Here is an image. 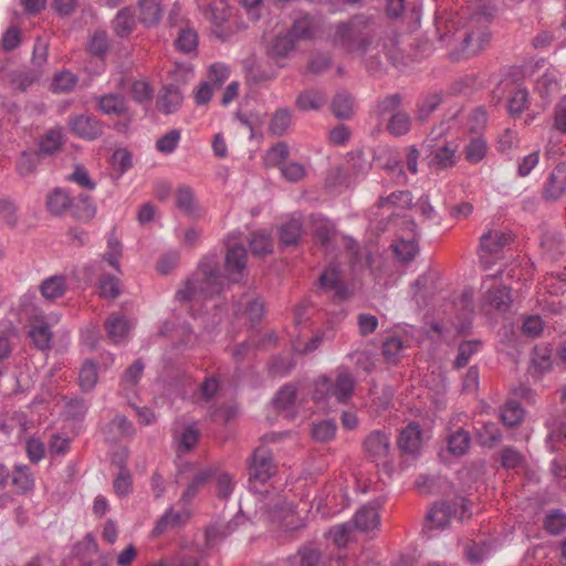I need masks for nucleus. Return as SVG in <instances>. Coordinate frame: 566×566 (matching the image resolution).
Masks as SVG:
<instances>
[{
	"label": "nucleus",
	"mask_w": 566,
	"mask_h": 566,
	"mask_svg": "<svg viewBox=\"0 0 566 566\" xmlns=\"http://www.w3.org/2000/svg\"><path fill=\"white\" fill-rule=\"evenodd\" d=\"M248 254L244 247L235 244L229 247L224 258V271L222 275L213 259H205L198 265L196 272L191 275V284H196L199 298H211L220 294L229 283L240 282L245 273Z\"/></svg>",
	"instance_id": "nucleus-1"
},
{
	"label": "nucleus",
	"mask_w": 566,
	"mask_h": 566,
	"mask_svg": "<svg viewBox=\"0 0 566 566\" xmlns=\"http://www.w3.org/2000/svg\"><path fill=\"white\" fill-rule=\"evenodd\" d=\"M332 44L347 54L365 55L378 38L376 19L366 13H357L346 21L334 24Z\"/></svg>",
	"instance_id": "nucleus-2"
},
{
	"label": "nucleus",
	"mask_w": 566,
	"mask_h": 566,
	"mask_svg": "<svg viewBox=\"0 0 566 566\" xmlns=\"http://www.w3.org/2000/svg\"><path fill=\"white\" fill-rule=\"evenodd\" d=\"M356 380L347 369H338L334 379L322 376L317 379L313 394L314 400L335 398L339 403H347L354 394Z\"/></svg>",
	"instance_id": "nucleus-3"
},
{
	"label": "nucleus",
	"mask_w": 566,
	"mask_h": 566,
	"mask_svg": "<svg viewBox=\"0 0 566 566\" xmlns=\"http://www.w3.org/2000/svg\"><path fill=\"white\" fill-rule=\"evenodd\" d=\"M402 96L399 93L390 94L379 99L376 105L378 116H388L387 132L400 137L408 134L412 126L410 114L401 108Z\"/></svg>",
	"instance_id": "nucleus-4"
},
{
	"label": "nucleus",
	"mask_w": 566,
	"mask_h": 566,
	"mask_svg": "<svg viewBox=\"0 0 566 566\" xmlns=\"http://www.w3.org/2000/svg\"><path fill=\"white\" fill-rule=\"evenodd\" d=\"M468 503L469 501L464 497H454L451 501L434 503L426 514V527L443 530L452 517L460 521L470 517L471 512Z\"/></svg>",
	"instance_id": "nucleus-5"
},
{
	"label": "nucleus",
	"mask_w": 566,
	"mask_h": 566,
	"mask_svg": "<svg viewBox=\"0 0 566 566\" xmlns=\"http://www.w3.org/2000/svg\"><path fill=\"white\" fill-rule=\"evenodd\" d=\"M489 23L490 19L484 13L475 12L469 18L467 29L460 35L461 51L465 56L476 54L489 43Z\"/></svg>",
	"instance_id": "nucleus-6"
},
{
	"label": "nucleus",
	"mask_w": 566,
	"mask_h": 566,
	"mask_svg": "<svg viewBox=\"0 0 566 566\" xmlns=\"http://www.w3.org/2000/svg\"><path fill=\"white\" fill-rule=\"evenodd\" d=\"M247 464L251 488L264 485L277 471L272 451L264 446H260L253 450L248 458Z\"/></svg>",
	"instance_id": "nucleus-7"
},
{
	"label": "nucleus",
	"mask_w": 566,
	"mask_h": 566,
	"mask_svg": "<svg viewBox=\"0 0 566 566\" xmlns=\"http://www.w3.org/2000/svg\"><path fill=\"white\" fill-rule=\"evenodd\" d=\"M428 147L430 150L429 167L434 171H441L452 168L458 163L459 145L454 142H444L442 144L429 140Z\"/></svg>",
	"instance_id": "nucleus-8"
},
{
	"label": "nucleus",
	"mask_w": 566,
	"mask_h": 566,
	"mask_svg": "<svg viewBox=\"0 0 566 566\" xmlns=\"http://www.w3.org/2000/svg\"><path fill=\"white\" fill-rule=\"evenodd\" d=\"M230 7L226 0H212L208 6L207 15L213 24V33L222 41L228 40L232 32L222 28L230 17Z\"/></svg>",
	"instance_id": "nucleus-9"
},
{
	"label": "nucleus",
	"mask_w": 566,
	"mask_h": 566,
	"mask_svg": "<svg viewBox=\"0 0 566 566\" xmlns=\"http://www.w3.org/2000/svg\"><path fill=\"white\" fill-rule=\"evenodd\" d=\"M363 448L365 453L373 459V461L378 462L385 460L390 451L389 438L385 432L374 430L365 438Z\"/></svg>",
	"instance_id": "nucleus-10"
},
{
	"label": "nucleus",
	"mask_w": 566,
	"mask_h": 566,
	"mask_svg": "<svg viewBox=\"0 0 566 566\" xmlns=\"http://www.w3.org/2000/svg\"><path fill=\"white\" fill-rule=\"evenodd\" d=\"M566 190V163H559L549 174L544 188L543 197L547 201L558 200Z\"/></svg>",
	"instance_id": "nucleus-11"
},
{
	"label": "nucleus",
	"mask_w": 566,
	"mask_h": 566,
	"mask_svg": "<svg viewBox=\"0 0 566 566\" xmlns=\"http://www.w3.org/2000/svg\"><path fill=\"white\" fill-rule=\"evenodd\" d=\"M175 205L186 216L200 218L201 208L196 198L195 190L187 185H180L175 192Z\"/></svg>",
	"instance_id": "nucleus-12"
},
{
	"label": "nucleus",
	"mask_w": 566,
	"mask_h": 566,
	"mask_svg": "<svg viewBox=\"0 0 566 566\" xmlns=\"http://www.w3.org/2000/svg\"><path fill=\"white\" fill-rule=\"evenodd\" d=\"M72 132L81 138L93 140L103 134V125L95 117L80 115L71 122Z\"/></svg>",
	"instance_id": "nucleus-13"
},
{
	"label": "nucleus",
	"mask_w": 566,
	"mask_h": 566,
	"mask_svg": "<svg viewBox=\"0 0 566 566\" xmlns=\"http://www.w3.org/2000/svg\"><path fill=\"white\" fill-rule=\"evenodd\" d=\"M353 528L360 532H369L378 527L380 516L378 513V503H369L364 505L356 512L352 520Z\"/></svg>",
	"instance_id": "nucleus-14"
},
{
	"label": "nucleus",
	"mask_w": 566,
	"mask_h": 566,
	"mask_svg": "<svg viewBox=\"0 0 566 566\" xmlns=\"http://www.w3.org/2000/svg\"><path fill=\"white\" fill-rule=\"evenodd\" d=\"M189 520L187 511H175L172 507L168 509L156 522L153 530V536H159L168 531H172L184 526Z\"/></svg>",
	"instance_id": "nucleus-15"
},
{
	"label": "nucleus",
	"mask_w": 566,
	"mask_h": 566,
	"mask_svg": "<svg viewBox=\"0 0 566 566\" xmlns=\"http://www.w3.org/2000/svg\"><path fill=\"white\" fill-rule=\"evenodd\" d=\"M184 101L182 93L179 87L169 84L163 87L157 98V108L159 112L169 115L177 112Z\"/></svg>",
	"instance_id": "nucleus-16"
},
{
	"label": "nucleus",
	"mask_w": 566,
	"mask_h": 566,
	"mask_svg": "<svg viewBox=\"0 0 566 566\" xmlns=\"http://www.w3.org/2000/svg\"><path fill=\"white\" fill-rule=\"evenodd\" d=\"M443 101L442 92H430L418 99L415 109V118L419 123H426L438 109Z\"/></svg>",
	"instance_id": "nucleus-17"
},
{
	"label": "nucleus",
	"mask_w": 566,
	"mask_h": 566,
	"mask_svg": "<svg viewBox=\"0 0 566 566\" xmlns=\"http://www.w3.org/2000/svg\"><path fill=\"white\" fill-rule=\"evenodd\" d=\"M72 199L69 191L56 187L46 195L45 207L52 216L62 217L70 210Z\"/></svg>",
	"instance_id": "nucleus-18"
},
{
	"label": "nucleus",
	"mask_w": 566,
	"mask_h": 566,
	"mask_svg": "<svg viewBox=\"0 0 566 566\" xmlns=\"http://www.w3.org/2000/svg\"><path fill=\"white\" fill-rule=\"evenodd\" d=\"M318 283L321 289L334 292V294L339 298H345L347 296V287L342 281L338 268L334 264H331L321 274Z\"/></svg>",
	"instance_id": "nucleus-19"
},
{
	"label": "nucleus",
	"mask_w": 566,
	"mask_h": 566,
	"mask_svg": "<svg viewBox=\"0 0 566 566\" xmlns=\"http://www.w3.org/2000/svg\"><path fill=\"white\" fill-rule=\"evenodd\" d=\"M69 211L75 220L88 222L95 217L96 207L88 195L80 193L76 198L72 199V206H70Z\"/></svg>",
	"instance_id": "nucleus-20"
},
{
	"label": "nucleus",
	"mask_w": 566,
	"mask_h": 566,
	"mask_svg": "<svg viewBox=\"0 0 566 566\" xmlns=\"http://www.w3.org/2000/svg\"><path fill=\"white\" fill-rule=\"evenodd\" d=\"M422 430L416 422H411L405 429L401 430L398 447L402 452L416 453L421 446Z\"/></svg>",
	"instance_id": "nucleus-21"
},
{
	"label": "nucleus",
	"mask_w": 566,
	"mask_h": 566,
	"mask_svg": "<svg viewBox=\"0 0 566 566\" xmlns=\"http://www.w3.org/2000/svg\"><path fill=\"white\" fill-rule=\"evenodd\" d=\"M98 108L104 114L122 116L127 113V101L117 93L104 94L98 97Z\"/></svg>",
	"instance_id": "nucleus-22"
},
{
	"label": "nucleus",
	"mask_w": 566,
	"mask_h": 566,
	"mask_svg": "<svg viewBox=\"0 0 566 566\" xmlns=\"http://www.w3.org/2000/svg\"><path fill=\"white\" fill-rule=\"evenodd\" d=\"M292 566H327L323 553L311 546L301 547L297 553L291 557Z\"/></svg>",
	"instance_id": "nucleus-23"
},
{
	"label": "nucleus",
	"mask_w": 566,
	"mask_h": 566,
	"mask_svg": "<svg viewBox=\"0 0 566 566\" xmlns=\"http://www.w3.org/2000/svg\"><path fill=\"white\" fill-rule=\"evenodd\" d=\"M213 474L214 470L212 468H206L198 471L184 491L180 501L185 504L190 503L200 490L211 480Z\"/></svg>",
	"instance_id": "nucleus-24"
},
{
	"label": "nucleus",
	"mask_w": 566,
	"mask_h": 566,
	"mask_svg": "<svg viewBox=\"0 0 566 566\" xmlns=\"http://www.w3.org/2000/svg\"><path fill=\"white\" fill-rule=\"evenodd\" d=\"M511 237L502 231H489L480 239V249L489 254H497L509 244Z\"/></svg>",
	"instance_id": "nucleus-25"
},
{
	"label": "nucleus",
	"mask_w": 566,
	"mask_h": 566,
	"mask_svg": "<svg viewBox=\"0 0 566 566\" xmlns=\"http://www.w3.org/2000/svg\"><path fill=\"white\" fill-rule=\"evenodd\" d=\"M112 27L119 38L128 36L136 27L135 13L132 8L119 10L112 21Z\"/></svg>",
	"instance_id": "nucleus-26"
},
{
	"label": "nucleus",
	"mask_w": 566,
	"mask_h": 566,
	"mask_svg": "<svg viewBox=\"0 0 566 566\" xmlns=\"http://www.w3.org/2000/svg\"><path fill=\"white\" fill-rule=\"evenodd\" d=\"M485 301L491 307L506 312L512 304L511 290L504 285L490 289L485 294Z\"/></svg>",
	"instance_id": "nucleus-27"
},
{
	"label": "nucleus",
	"mask_w": 566,
	"mask_h": 566,
	"mask_svg": "<svg viewBox=\"0 0 566 566\" xmlns=\"http://www.w3.org/2000/svg\"><path fill=\"white\" fill-rule=\"evenodd\" d=\"M63 133L61 128L49 129L39 142V149L36 150L40 155H54L63 146Z\"/></svg>",
	"instance_id": "nucleus-28"
},
{
	"label": "nucleus",
	"mask_w": 566,
	"mask_h": 566,
	"mask_svg": "<svg viewBox=\"0 0 566 566\" xmlns=\"http://www.w3.org/2000/svg\"><path fill=\"white\" fill-rule=\"evenodd\" d=\"M66 281L63 275H53L45 279L40 285L42 296L48 301H54L64 295Z\"/></svg>",
	"instance_id": "nucleus-29"
},
{
	"label": "nucleus",
	"mask_w": 566,
	"mask_h": 566,
	"mask_svg": "<svg viewBox=\"0 0 566 566\" xmlns=\"http://www.w3.org/2000/svg\"><path fill=\"white\" fill-rule=\"evenodd\" d=\"M98 367L92 359H86L78 371V385L82 391L93 390L98 381Z\"/></svg>",
	"instance_id": "nucleus-30"
},
{
	"label": "nucleus",
	"mask_w": 566,
	"mask_h": 566,
	"mask_svg": "<svg viewBox=\"0 0 566 566\" xmlns=\"http://www.w3.org/2000/svg\"><path fill=\"white\" fill-rule=\"evenodd\" d=\"M502 440V432L494 422H485L476 429V441L481 447L495 448Z\"/></svg>",
	"instance_id": "nucleus-31"
},
{
	"label": "nucleus",
	"mask_w": 566,
	"mask_h": 566,
	"mask_svg": "<svg viewBox=\"0 0 566 566\" xmlns=\"http://www.w3.org/2000/svg\"><path fill=\"white\" fill-rule=\"evenodd\" d=\"M303 233V224L298 219H291L280 228V242L284 247L296 245Z\"/></svg>",
	"instance_id": "nucleus-32"
},
{
	"label": "nucleus",
	"mask_w": 566,
	"mask_h": 566,
	"mask_svg": "<svg viewBox=\"0 0 566 566\" xmlns=\"http://www.w3.org/2000/svg\"><path fill=\"white\" fill-rule=\"evenodd\" d=\"M139 21L146 27L156 25L161 19V7L158 0H139Z\"/></svg>",
	"instance_id": "nucleus-33"
},
{
	"label": "nucleus",
	"mask_w": 566,
	"mask_h": 566,
	"mask_svg": "<svg viewBox=\"0 0 566 566\" xmlns=\"http://www.w3.org/2000/svg\"><path fill=\"white\" fill-rule=\"evenodd\" d=\"M326 103V95L318 90L302 92L296 98L297 107L303 111H317Z\"/></svg>",
	"instance_id": "nucleus-34"
},
{
	"label": "nucleus",
	"mask_w": 566,
	"mask_h": 566,
	"mask_svg": "<svg viewBox=\"0 0 566 566\" xmlns=\"http://www.w3.org/2000/svg\"><path fill=\"white\" fill-rule=\"evenodd\" d=\"M331 107L335 117L349 119L354 115V98L347 92H339L334 96Z\"/></svg>",
	"instance_id": "nucleus-35"
},
{
	"label": "nucleus",
	"mask_w": 566,
	"mask_h": 566,
	"mask_svg": "<svg viewBox=\"0 0 566 566\" xmlns=\"http://www.w3.org/2000/svg\"><path fill=\"white\" fill-rule=\"evenodd\" d=\"M295 43L287 32L280 33L271 41L269 54L274 59L286 57L295 49Z\"/></svg>",
	"instance_id": "nucleus-36"
},
{
	"label": "nucleus",
	"mask_w": 566,
	"mask_h": 566,
	"mask_svg": "<svg viewBox=\"0 0 566 566\" xmlns=\"http://www.w3.org/2000/svg\"><path fill=\"white\" fill-rule=\"evenodd\" d=\"M470 442V432L460 428L448 437V450L454 457H462L468 452Z\"/></svg>",
	"instance_id": "nucleus-37"
},
{
	"label": "nucleus",
	"mask_w": 566,
	"mask_h": 566,
	"mask_svg": "<svg viewBox=\"0 0 566 566\" xmlns=\"http://www.w3.org/2000/svg\"><path fill=\"white\" fill-rule=\"evenodd\" d=\"M43 74L40 69H27L13 74L11 83L20 92H27L29 87L38 83Z\"/></svg>",
	"instance_id": "nucleus-38"
},
{
	"label": "nucleus",
	"mask_w": 566,
	"mask_h": 566,
	"mask_svg": "<svg viewBox=\"0 0 566 566\" xmlns=\"http://www.w3.org/2000/svg\"><path fill=\"white\" fill-rule=\"evenodd\" d=\"M12 484L17 493L25 494L33 490L34 480L27 465H17L12 472Z\"/></svg>",
	"instance_id": "nucleus-39"
},
{
	"label": "nucleus",
	"mask_w": 566,
	"mask_h": 566,
	"mask_svg": "<svg viewBox=\"0 0 566 566\" xmlns=\"http://www.w3.org/2000/svg\"><path fill=\"white\" fill-rule=\"evenodd\" d=\"M482 343L476 339L465 340L460 343L458 347V355L453 361V367L461 369L465 367L473 355L480 352Z\"/></svg>",
	"instance_id": "nucleus-40"
},
{
	"label": "nucleus",
	"mask_w": 566,
	"mask_h": 566,
	"mask_svg": "<svg viewBox=\"0 0 566 566\" xmlns=\"http://www.w3.org/2000/svg\"><path fill=\"white\" fill-rule=\"evenodd\" d=\"M314 32L315 28L310 15H303L296 19L287 31L295 41L311 39L314 35Z\"/></svg>",
	"instance_id": "nucleus-41"
},
{
	"label": "nucleus",
	"mask_w": 566,
	"mask_h": 566,
	"mask_svg": "<svg viewBox=\"0 0 566 566\" xmlns=\"http://www.w3.org/2000/svg\"><path fill=\"white\" fill-rule=\"evenodd\" d=\"M249 245L253 255L263 256L272 253L273 240L265 232H254L251 234Z\"/></svg>",
	"instance_id": "nucleus-42"
},
{
	"label": "nucleus",
	"mask_w": 566,
	"mask_h": 566,
	"mask_svg": "<svg viewBox=\"0 0 566 566\" xmlns=\"http://www.w3.org/2000/svg\"><path fill=\"white\" fill-rule=\"evenodd\" d=\"M412 202V195L408 190H399L390 193L387 197H380L377 206L379 208H409Z\"/></svg>",
	"instance_id": "nucleus-43"
},
{
	"label": "nucleus",
	"mask_w": 566,
	"mask_h": 566,
	"mask_svg": "<svg viewBox=\"0 0 566 566\" xmlns=\"http://www.w3.org/2000/svg\"><path fill=\"white\" fill-rule=\"evenodd\" d=\"M524 418V409L521 403L515 400L507 401L501 410L502 422L506 427H515L522 422Z\"/></svg>",
	"instance_id": "nucleus-44"
},
{
	"label": "nucleus",
	"mask_w": 566,
	"mask_h": 566,
	"mask_svg": "<svg viewBox=\"0 0 566 566\" xmlns=\"http://www.w3.org/2000/svg\"><path fill=\"white\" fill-rule=\"evenodd\" d=\"M488 153L486 142L481 137L472 138L464 147V156L470 164H478Z\"/></svg>",
	"instance_id": "nucleus-45"
},
{
	"label": "nucleus",
	"mask_w": 566,
	"mask_h": 566,
	"mask_svg": "<svg viewBox=\"0 0 566 566\" xmlns=\"http://www.w3.org/2000/svg\"><path fill=\"white\" fill-rule=\"evenodd\" d=\"M532 365L538 373L552 367V348L548 345H536L532 352Z\"/></svg>",
	"instance_id": "nucleus-46"
},
{
	"label": "nucleus",
	"mask_w": 566,
	"mask_h": 566,
	"mask_svg": "<svg viewBox=\"0 0 566 566\" xmlns=\"http://www.w3.org/2000/svg\"><path fill=\"white\" fill-rule=\"evenodd\" d=\"M175 45L182 53L189 54L195 52L198 46L197 32L190 28L181 29L175 40Z\"/></svg>",
	"instance_id": "nucleus-47"
},
{
	"label": "nucleus",
	"mask_w": 566,
	"mask_h": 566,
	"mask_svg": "<svg viewBox=\"0 0 566 566\" xmlns=\"http://www.w3.org/2000/svg\"><path fill=\"white\" fill-rule=\"evenodd\" d=\"M29 336L38 349L46 350L51 348L53 335L48 324L33 326L29 332Z\"/></svg>",
	"instance_id": "nucleus-48"
},
{
	"label": "nucleus",
	"mask_w": 566,
	"mask_h": 566,
	"mask_svg": "<svg viewBox=\"0 0 566 566\" xmlns=\"http://www.w3.org/2000/svg\"><path fill=\"white\" fill-rule=\"evenodd\" d=\"M294 366L293 359L284 356H274L268 363V374L272 378L284 377L291 373Z\"/></svg>",
	"instance_id": "nucleus-49"
},
{
	"label": "nucleus",
	"mask_w": 566,
	"mask_h": 566,
	"mask_svg": "<svg viewBox=\"0 0 566 566\" xmlns=\"http://www.w3.org/2000/svg\"><path fill=\"white\" fill-rule=\"evenodd\" d=\"M105 328L115 343L124 339L128 332L127 322L118 315H111L105 322Z\"/></svg>",
	"instance_id": "nucleus-50"
},
{
	"label": "nucleus",
	"mask_w": 566,
	"mask_h": 566,
	"mask_svg": "<svg viewBox=\"0 0 566 566\" xmlns=\"http://www.w3.org/2000/svg\"><path fill=\"white\" fill-rule=\"evenodd\" d=\"M291 123V112L286 108H280L273 114L270 123V132L275 136H282L286 133Z\"/></svg>",
	"instance_id": "nucleus-51"
},
{
	"label": "nucleus",
	"mask_w": 566,
	"mask_h": 566,
	"mask_svg": "<svg viewBox=\"0 0 566 566\" xmlns=\"http://www.w3.org/2000/svg\"><path fill=\"white\" fill-rule=\"evenodd\" d=\"M353 525L350 522L337 524L328 531V537L337 547H345L353 535Z\"/></svg>",
	"instance_id": "nucleus-52"
},
{
	"label": "nucleus",
	"mask_w": 566,
	"mask_h": 566,
	"mask_svg": "<svg viewBox=\"0 0 566 566\" xmlns=\"http://www.w3.org/2000/svg\"><path fill=\"white\" fill-rule=\"evenodd\" d=\"M244 314L252 323H258L264 315V302L261 297L245 294Z\"/></svg>",
	"instance_id": "nucleus-53"
},
{
	"label": "nucleus",
	"mask_w": 566,
	"mask_h": 566,
	"mask_svg": "<svg viewBox=\"0 0 566 566\" xmlns=\"http://www.w3.org/2000/svg\"><path fill=\"white\" fill-rule=\"evenodd\" d=\"M403 342L397 336L388 337L382 343V356L387 363L396 364L403 349Z\"/></svg>",
	"instance_id": "nucleus-54"
},
{
	"label": "nucleus",
	"mask_w": 566,
	"mask_h": 566,
	"mask_svg": "<svg viewBox=\"0 0 566 566\" xmlns=\"http://www.w3.org/2000/svg\"><path fill=\"white\" fill-rule=\"evenodd\" d=\"M527 106L528 92L525 88H517L509 99L507 112L512 117H517Z\"/></svg>",
	"instance_id": "nucleus-55"
},
{
	"label": "nucleus",
	"mask_w": 566,
	"mask_h": 566,
	"mask_svg": "<svg viewBox=\"0 0 566 566\" xmlns=\"http://www.w3.org/2000/svg\"><path fill=\"white\" fill-rule=\"evenodd\" d=\"M296 388L295 386L289 384L284 385L275 395L273 399V403L276 409L285 410L294 405L296 400Z\"/></svg>",
	"instance_id": "nucleus-56"
},
{
	"label": "nucleus",
	"mask_w": 566,
	"mask_h": 566,
	"mask_svg": "<svg viewBox=\"0 0 566 566\" xmlns=\"http://www.w3.org/2000/svg\"><path fill=\"white\" fill-rule=\"evenodd\" d=\"M40 153L23 151L17 163V170L21 176H28L35 171L40 163Z\"/></svg>",
	"instance_id": "nucleus-57"
},
{
	"label": "nucleus",
	"mask_w": 566,
	"mask_h": 566,
	"mask_svg": "<svg viewBox=\"0 0 566 566\" xmlns=\"http://www.w3.org/2000/svg\"><path fill=\"white\" fill-rule=\"evenodd\" d=\"M336 434V423L333 420H323L314 423L312 428V436L316 441L327 442L334 439Z\"/></svg>",
	"instance_id": "nucleus-58"
},
{
	"label": "nucleus",
	"mask_w": 566,
	"mask_h": 566,
	"mask_svg": "<svg viewBox=\"0 0 566 566\" xmlns=\"http://www.w3.org/2000/svg\"><path fill=\"white\" fill-rule=\"evenodd\" d=\"M394 252L401 262H410L418 253V244L412 240H399L394 244Z\"/></svg>",
	"instance_id": "nucleus-59"
},
{
	"label": "nucleus",
	"mask_w": 566,
	"mask_h": 566,
	"mask_svg": "<svg viewBox=\"0 0 566 566\" xmlns=\"http://www.w3.org/2000/svg\"><path fill=\"white\" fill-rule=\"evenodd\" d=\"M545 530L552 535H558L566 530V514L559 510L552 511L544 521Z\"/></svg>",
	"instance_id": "nucleus-60"
},
{
	"label": "nucleus",
	"mask_w": 566,
	"mask_h": 566,
	"mask_svg": "<svg viewBox=\"0 0 566 566\" xmlns=\"http://www.w3.org/2000/svg\"><path fill=\"white\" fill-rule=\"evenodd\" d=\"M77 83V76L70 71H63L56 74L52 82V91L55 93H65L72 91Z\"/></svg>",
	"instance_id": "nucleus-61"
},
{
	"label": "nucleus",
	"mask_w": 566,
	"mask_h": 566,
	"mask_svg": "<svg viewBox=\"0 0 566 566\" xmlns=\"http://www.w3.org/2000/svg\"><path fill=\"white\" fill-rule=\"evenodd\" d=\"M119 473L114 480V490L116 494L125 496L132 491V475L123 461L118 463Z\"/></svg>",
	"instance_id": "nucleus-62"
},
{
	"label": "nucleus",
	"mask_w": 566,
	"mask_h": 566,
	"mask_svg": "<svg viewBox=\"0 0 566 566\" xmlns=\"http://www.w3.org/2000/svg\"><path fill=\"white\" fill-rule=\"evenodd\" d=\"M180 140V132L178 129H171L156 143L158 151L164 154H171L178 146Z\"/></svg>",
	"instance_id": "nucleus-63"
},
{
	"label": "nucleus",
	"mask_w": 566,
	"mask_h": 566,
	"mask_svg": "<svg viewBox=\"0 0 566 566\" xmlns=\"http://www.w3.org/2000/svg\"><path fill=\"white\" fill-rule=\"evenodd\" d=\"M544 322L538 315H530L523 319L521 331L527 337H537L542 334Z\"/></svg>",
	"instance_id": "nucleus-64"
}]
</instances>
